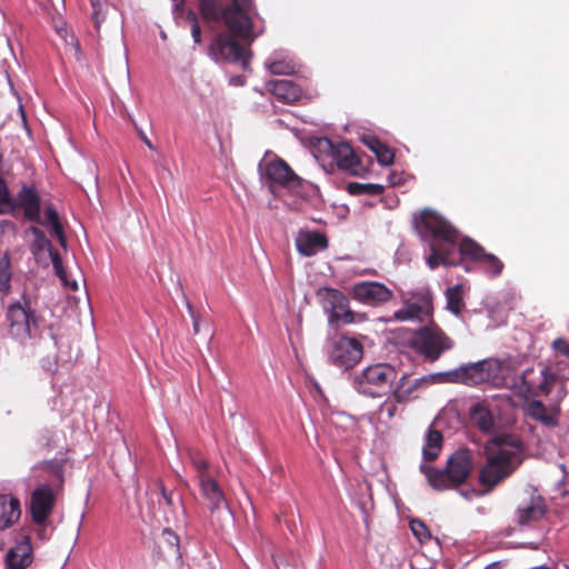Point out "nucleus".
<instances>
[{
    "mask_svg": "<svg viewBox=\"0 0 569 569\" xmlns=\"http://www.w3.org/2000/svg\"><path fill=\"white\" fill-rule=\"evenodd\" d=\"M199 11L204 20L223 21L236 37L252 40V16L256 14L252 0H231L227 7L221 0H199Z\"/></svg>",
    "mask_w": 569,
    "mask_h": 569,
    "instance_id": "f257e3e1",
    "label": "nucleus"
},
{
    "mask_svg": "<svg viewBox=\"0 0 569 569\" xmlns=\"http://www.w3.org/2000/svg\"><path fill=\"white\" fill-rule=\"evenodd\" d=\"M472 468V452L468 448H460L447 459L445 468L421 465L420 471L433 490L445 491L463 485L469 479Z\"/></svg>",
    "mask_w": 569,
    "mask_h": 569,
    "instance_id": "f03ea898",
    "label": "nucleus"
},
{
    "mask_svg": "<svg viewBox=\"0 0 569 569\" xmlns=\"http://www.w3.org/2000/svg\"><path fill=\"white\" fill-rule=\"evenodd\" d=\"M486 462L479 471V483L490 492L499 483L510 477L520 465L517 449L502 446L487 447Z\"/></svg>",
    "mask_w": 569,
    "mask_h": 569,
    "instance_id": "7ed1b4c3",
    "label": "nucleus"
},
{
    "mask_svg": "<svg viewBox=\"0 0 569 569\" xmlns=\"http://www.w3.org/2000/svg\"><path fill=\"white\" fill-rule=\"evenodd\" d=\"M398 372L387 362L370 365L353 377V387L362 396L381 398L392 392Z\"/></svg>",
    "mask_w": 569,
    "mask_h": 569,
    "instance_id": "20e7f679",
    "label": "nucleus"
},
{
    "mask_svg": "<svg viewBox=\"0 0 569 569\" xmlns=\"http://www.w3.org/2000/svg\"><path fill=\"white\" fill-rule=\"evenodd\" d=\"M6 319L10 336L19 342L26 343L38 336L40 318L31 307L30 299L26 296L9 305Z\"/></svg>",
    "mask_w": 569,
    "mask_h": 569,
    "instance_id": "39448f33",
    "label": "nucleus"
},
{
    "mask_svg": "<svg viewBox=\"0 0 569 569\" xmlns=\"http://www.w3.org/2000/svg\"><path fill=\"white\" fill-rule=\"evenodd\" d=\"M453 346V340L433 320L416 330L411 339V347L416 352L430 362L437 361Z\"/></svg>",
    "mask_w": 569,
    "mask_h": 569,
    "instance_id": "423d86ee",
    "label": "nucleus"
},
{
    "mask_svg": "<svg viewBox=\"0 0 569 569\" xmlns=\"http://www.w3.org/2000/svg\"><path fill=\"white\" fill-rule=\"evenodd\" d=\"M421 236L429 246L457 249L459 231L445 217L431 209L421 211Z\"/></svg>",
    "mask_w": 569,
    "mask_h": 569,
    "instance_id": "0eeeda50",
    "label": "nucleus"
},
{
    "mask_svg": "<svg viewBox=\"0 0 569 569\" xmlns=\"http://www.w3.org/2000/svg\"><path fill=\"white\" fill-rule=\"evenodd\" d=\"M432 301V295L429 290L417 291L395 312L393 317L399 321L418 320L423 322L429 319L431 321L433 313Z\"/></svg>",
    "mask_w": 569,
    "mask_h": 569,
    "instance_id": "6e6552de",
    "label": "nucleus"
},
{
    "mask_svg": "<svg viewBox=\"0 0 569 569\" xmlns=\"http://www.w3.org/2000/svg\"><path fill=\"white\" fill-rule=\"evenodd\" d=\"M57 487L48 483L38 486L31 493L29 511L32 522L37 526H46L56 506Z\"/></svg>",
    "mask_w": 569,
    "mask_h": 569,
    "instance_id": "1a4fd4ad",
    "label": "nucleus"
},
{
    "mask_svg": "<svg viewBox=\"0 0 569 569\" xmlns=\"http://www.w3.org/2000/svg\"><path fill=\"white\" fill-rule=\"evenodd\" d=\"M362 356L361 342L355 338L342 336L332 342L329 360L336 367L349 369L356 366Z\"/></svg>",
    "mask_w": 569,
    "mask_h": 569,
    "instance_id": "9d476101",
    "label": "nucleus"
},
{
    "mask_svg": "<svg viewBox=\"0 0 569 569\" xmlns=\"http://www.w3.org/2000/svg\"><path fill=\"white\" fill-rule=\"evenodd\" d=\"M262 177L272 186L286 189H297L301 186V178L281 158H274L260 164Z\"/></svg>",
    "mask_w": 569,
    "mask_h": 569,
    "instance_id": "9b49d317",
    "label": "nucleus"
},
{
    "mask_svg": "<svg viewBox=\"0 0 569 569\" xmlns=\"http://www.w3.org/2000/svg\"><path fill=\"white\" fill-rule=\"evenodd\" d=\"M27 233H30L33 236V240L30 243L31 253L36 258H38L42 252L48 251L49 256L51 258L56 274L61 279V281L66 286H70L73 290H77L78 289L77 282L73 281V282L69 283V281L67 279L66 270L62 264L61 257L58 251L52 249V244H51L50 240L47 238V236L44 234V232L36 226H30L27 229Z\"/></svg>",
    "mask_w": 569,
    "mask_h": 569,
    "instance_id": "f8f14e48",
    "label": "nucleus"
},
{
    "mask_svg": "<svg viewBox=\"0 0 569 569\" xmlns=\"http://www.w3.org/2000/svg\"><path fill=\"white\" fill-rule=\"evenodd\" d=\"M210 49L217 60L239 62L243 70H247L249 67L244 48L229 33H219Z\"/></svg>",
    "mask_w": 569,
    "mask_h": 569,
    "instance_id": "ddd939ff",
    "label": "nucleus"
},
{
    "mask_svg": "<svg viewBox=\"0 0 569 569\" xmlns=\"http://www.w3.org/2000/svg\"><path fill=\"white\" fill-rule=\"evenodd\" d=\"M353 299L369 306H378L390 301L393 292L386 284L377 281H361L352 286Z\"/></svg>",
    "mask_w": 569,
    "mask_h": 569,
    "instance_id": "4468645a",
    "label": "nucleus"
},
{
    "mask_svg": "<svg viewBox=\"0 0 569 569\" xmlns=\"http://www.w3.org/2000/svg\"><path fill=\"white\" fill-rule=\"evenodd\" d=\"M326 302L329 306V323L338 329V323L350 325L356 321V315L349 308L346 295L337 289H326Z\"/></svg>",
    "mask_w": 569,
    "mask_h": 569,
    "instance_id": "2eb2a0df",
    "label": "nucleus"
},
{
    "mask_svg": "<svg viewBox=\"0 0 569 569\" xmlns=\"http://www.w3.org/2000/svg\"><path fill=\"white\" fill-rule=\"evenodd\" d=\"M21 209L26 220L42 223L41 221V197L34 184L23 183L18 191L17 199H13V211Z\"/></svg>",
    "mask_w": 569,
    "mask_h": 569,
    "instance_id": "dca6fc26",
    "label": "nucleus"
},
{
    "mask_svg": "<svg viewBox=\"0 0 569 569\" xmlns=\"http://www.w3.org/2000/svg\"><path fill=\"white\" fill-rule=\"evenodd\" d=\"M533 375L535 370L531 368L526 369L521 375H515L512 377V385L510 386V389L519 396L536 395L538 390L545 393L549 392L550 387L545 376V371L540 372V379L538 382L532 379Z\"/></svg>",
    "mask_w": 569,
    "mask_h": 569,
    "instance_id": "f3484780",
    "label": "nucleus"
},
{
    "mask_svg": "<svg viewBox=\"0 0 569 569\" xmlns=\"http://www.w3.org/2000/svg\"><path fill=\"white\" fill-rule=\"evenodd\" d=\"M325 142L329 147L332 159L339 169L348 171L351 174L358 173L360 160L348 142H339L335 144L329 139H325Z\"/></svg>",
    "mask_w": 569,
    "mask_h": 569,
    "instance_id": "a211bd4d",
    "label": "nucleus"
},
{
    "mask_svg": "<svg viewBox=\"0 0 569 569\" xmlns=\"http://www.w3.org/2000/svg\"><path fill=\"white\" fill-rule=\"evenodd\" d=\"M32 561L33 548L28 536H24L21 541L10 548L6 556L8 569H27Z\"/></svg>",
    "mask_w": 569,
    "mask_h": 569,
    "instance_id": "6ab92c4d",
    "label": "nucleus"
},
{
    "mask_svg": "<svg viewBox=\"0 0 569 569\" xmlns=\"http://www.w3.org/2000/svg\"><path fill=\"white\" fill-rule=\"evenodd\" d=\"M428 382V377L412 378L411 375L405 373L393 387L391 398L396 402L407 403L413 398V393Z\"/></svg>",
    "mask_w": 569,
    "mask_h": 569,
    "instance_id": "aec40b11",
    "label": "nucleus"
},
{
    "mask_svg": "<svg viewBox=\"0 0 569 569\" xmlns=\"http://www.w3.org/2000/svg\"><path fill=\"white\" fill-rule=\"evenodd\" d=\"M547 511L545 500L540 496L531 497L529 501L517 508V522L519 526H527L539 521Z\"/></svg>",
    "mask_w": 569,
    "mask_h": 569,
    "instance_id": "412c9836",
    "label": "nucleus"
},
{
    "mask_svg": "<svg viewBox=\"0 0 569 569\" xmlns=\"http://www.w3.org/2000/svg\"><path fill=\"white\" fill-rule=\"evenodd\" d=\"M266 88L279 101L284 103H293L302 96L300 87L290 80H270L266 83Z\"/></svg>",
    "mask_w": 569,
    "mask_h": 569,
    "instance_id": "4be33fe9",
    "label": "nucleus"
},
{
    "mask_svg": "<svg viewBox=\"0 0 569 569\" xmlns=\"http://www.w3.org/2000/svg\"><path fill=\"white\" fill-rule=\"evenodd\" d=\"M21 517V503L17 497L0 495V530L12 527Z\"/></svg>",
    "mask_w": 569,
    "mask_h": 569,
    "instance_id": "5701e85b",
    "label": "nucleus"
},
{
    "mask_svg": "<svg viewBox=\"0 0 569 569\" xmlns=\"http://www.w3.org/2000/svg\"><path fill=\"white\" fill-rule=\"evenodd\" d=\"M327 247L328 239L325 234L320 232H300V234L297 238V249L301 254L306 257H311L316 254L319 250L326 249Z\"/></svg>",
    "mask_w": 569,
    "mask_h": 569,
    "instance_id": "b1692460",
    "label": "nucleus"
},
{
    "mask_svg": "<svg viewBox=\"0 0 569 569\" xmlns=\"http://www.w3.org/2000/svg\"><path fill=\"white\" fill-rule=\"evenodd\" d=\"M202 497L208 501L209 509L213 515L226 506L224 495L216 480L207 477L199 480Z\"/></svg>",
    "mask_w": 569,
    "mask_h": 569,
    "instance_id": "393cba45",
    "label": "nucleus"
},
{
    "mask_svg": "<svg viewBox=\"0 0 569 569\" xmlns=\"http://www.w3.org/2000/svg\"><path fill=\"white\" fill-rule=\"evenodd\" d=\"M361 141L369 150H371L375 153L377 161L380 164L390 166L393 163V150L389 148L387 144H385L382 141H380L379 138H377L373 134H363Z\"/></svg>",
    "mask_w": 569,
    "mask_h": 569,
    "instance_id": "a878e982",
    "label": "nucleus"
},
{
    "mask_svg": "<svg viewBox=\"0 0 569 569\" xmlns=\"http://www.w3.org/2000/svg\"><path fill=\"white\" fill-rule=\"evenodd\" d=\"M487 251L482 246H480L475 240L465 237L462 239L459 238L456 250V258L459 259V264L463 260H471L478 262L482 259Z\"/></svg>",
    "mask_w": 569,
    "mask_h": 569,
    "instance_id": "bb28decb",
    "label": "nucleus"
},
{
    "mask_svg": "<svg viewBox=\"0 0 569 569\" xmlns=\"http://www.w3.org/2000/svg\"><path fill=\"white\" fill-rule=\"evenodd\" d=\"M430 247V256L427 258V264L430 269H436L440 264L443 266H458L459 259L456 258V250L451 248L446 247H436V246H429Z\"/></svg>",
    "mask_w": 569,
    "mask_h": 569,
    "instance_id": "cd10ccee",
    "label": "nucleus"
},
{
    "mask_svg": "<svg viewBox=\"0 0 569 569\" xmlns=\"http://www.w3.org/2000/svg\"><path fill=\"white\" fill-rule=\"evenodd\" d=\"M442 433L439 430L429 427L426 435L425 446L422 448L423 459L426 461H435L439 457V453L442 449Z\"/></svg>",
    "mask_w": 569,
    "mask_h": 569,
    "instance_id": "c85d7f7f",
    "label": "nucleus"
},
{
    "mask_svg": "<svg viewBox=\"0 0 569 569\" xmlns=\"http://www.w3.org/2000/svg\"><path fill=\"white\" fill-rule=\"evenodd\" d=\"M470 419L483 432H492L495 420L491 411L481 403H477L470 409Z\"/></svg>",
    "mask_w": 569,
    "mask_h": 569,
    "instance_id": "c756f323",
    "label": "nucleus"
},
{
    "mask_svg": "<svg viewBox=\"0 0 569 569\" xmlns=\"http://www.w3.org/2000/svg\"><path fill=\"white\" fill-rule=\"evenodd\" d=\"M528 415L546 427L558 425L557 412L548 409L541 401L533 400L528 407Z\"/></svg>",
    "mask_w": 569,
    "mask_h": 569,
    "instance_id": "7c9ffc66",
    "label": "nucleus"
},
{
    "mask_svg": "<svg viewBox=\"0 0 569 569\" xmlns=\"http://www.w3.org/2000/svg\"><path fill=\"white\" fill-rule=\"evenodd\" d=\"M64 459H52L42 461L34 468H40L43 471L52 475V479L49 485L61 489L64 482Z\"/></svg>",
    "mask_w": 569,
    "mask_h": 569,
    "instance_id": "2f4dec72",
    "label": "nucleus"
},
{
    "mask_svg": "<svg viewBox=\"0 0 569 569\" xmlns=\"http://www.w3.org/2000/svg\"><path fill=\"white\" fill-rule=\"evenodd\" d=\"M479 366L480 365H473L469 368H461L460 370H455L451 372L436 373L432 376V380L441 382L468 381L472 373L480 372Z\"/></svg>",
    "mask_w": 569,
    "mask_h": 569,
    "instance_id": "473e14b6",
    "label": "nucleus"
},
{
    "mask_svg": "<svg viewBox=\"0 0 569 569\" xmlns=\"http://www.w3.org/2000/svg\"><path fill=\"white\" fill-rule=\"evenodd\" d=\"M445 296L447 300V309L453 315L458 316L465 307L463 286L456 284L448 288L445 292Z\"/></svg>",
    "mask_w": 569,
    "mask_h": 569,
    "instance_id": "72a5a7b5",
    "label": "nucleus"
},
{
    "mask_svg": "<svg viewBox=\"0 0 569 569\" xmlns=\"http://www.w3.org/2000/svg\"><path fill=\"white\" fill-rule=\"evenodd\" d=\"M12 279L11 259L8 252L0 257V296L10 292Z\"/></svg>",
    "mask_w": 569,
    "mask_h": 569,
    "instance_id": "f704fd0d",
    "label": "nucleus"
},
{
    "mask_svg": "<svg viewBox=\"0 0 569 569\" xmlns=\"http://www.w3.org/2000/svg\"><path fill=\"white\" fill-rule=\"evenodd\" d=\"M385 188L378 183H360L349 182L347 184V191L352 196L370 194L379 196L383 192Z\"/></svg>",
    "mask_w": 569,
    "mask_h": 569,
    "instance_id": "c9c22d12",
    "label": "nucleus"
},
{
    "mask_svg": "<svg viewBox=\"0 0 569 569\" xmlns=\"http://www.w3.org/2000/svg\"><path fill=\"white\" fill-rule=\"evenodd\" d=\"M479 263L492 277L499 276L503 270L502 261L492 253L486 252Z\"/></svg>",
    "mask_w": 569,
    "mask_h": 569,
    "instance_id": "e433bc0d",
    "label": "nucleus"
},
{
    "mask_svg": "<svg viewBox=\"0 0 569 569\" xmlns=\"http://www.w3.org/2000/svg\"><path fill=\"white\" fill-rule=\"evenodd\" d=\"M188 456H189L192 467L197 471V476H198L199 480H202V479L209 477L208 476L209 463L201 456V453L197 452V451L189 450Z\"/></svg>",
    "mask_w": 569,
    "mask_h": 569,
    "instance_id": "4c0bfd02",
    "label": "nucleus"
},
{
    "mask_svg": "<svg viewBox=\"0 0 569 569\" xmlns=\"http://www.w3.org/2000/svg\"><path fill=\"white\" fill-rule=\"evenodd\" d=\"M13 212V198L4 179L0 176V214Z\"/></svg>",
    "mask_w": 569,
    "mask_h": 569,
    "instance_id": "58836bf2",
    "label": "nucleus"
},
{
    "mask_svg": "<svg viewBox=\"0 0 569 569\" xmlns=\"http://www.w3.org/2000/svg\"><path fill=\"white\" fill-rule=\"evenodd\" d=\"M44 214L48 223L51 227V234L58 237L59 234L64 233L62 223L60 221L59 213L53 206H48L44 210Z\"/></svg>",
    "mask_w": 569,
    "mask_h": 569,
    "instance_id": "ea45409f",
    "label": "nucleus"
},
{
    "mask_svg": "<svg viewBox=\"0 0 569 569\" xmlns=\"http://www.w3.org/2000/svg\"><path fill=\"white\" fill-rule=\"evenodd\" d=\"M410 529L413 536L420 541L423 542L431 538L430 531L426 523L419 519H413L410 521Z\"/></svg>",
    "mask_w": 569,
    "mask_h": 569,
    "instance_id": "a19ab883",
    "label": "nucleus"
},
{
    "mask_svg": "<svg viewBox=\"0 0 569 569\" xmlns=\"http://www.w3.org/2000/svg\"><path fill=\"white\" fill-rule=\"evenodd\" d=\"M398 403L399 402H396V400L392 398L387 399L379 406V412L381 416L386 417V421H390L395 418L398 411Z\"/></svg>",
    "mask_w": 569,
    "mask_h": 569,
    "instance_id": "79ce46f5",
    "label": "nucleus"
},
{
    "mask_svg": "<svg viewBox=\"0 0 569 569\" xmlns=\"http://www.w3.org/2000/svg\"><path fill=\"white\" fill-rule=\"evenodd\" d=\"M162 539L167 543L169 552L179 555V537L171 529L162 531Z\"/></svg>",
    "mask_w": 569,
    "mask_h": 569,
    "instance_id": "37998d69",
    "label": "nucleus"
},
{
    "mask_svg": "<svg viewBox=\"0 0 569 569\" xmlns=\"http://www.w3.org/2000/svg\"><path fill=\"white\" fill-rule=\"evenodd\" d=\"M187 20L191 24V36L194 43L199 44L201 42V28L196 13L193 11H189L187 14Z\"/></svg>",
    "mask_w": 569,
    "mask_h": 569,
    "instance_id": "c03bdc74",
    "label": "nucleus"
},
{
    "mask_svg": "<svg viewBox=\"0 0 569 569\" xmlns=\"http://www.w3.org/2000/svg\"><path fill=\"white\" fill-rule=\"evenodd\" d=\"M269 70L272 74H291L293 66L284 61H273L269 64Z\"/></svg>",
    "mask_w": 569,
    "mask_h": 569,
    "instance_id": "a18cd8bd",
    "label": "nucleus"
},
{
    "mask_svg": "<svg viewBox=\"0 0 569 569\" xmlns=\"http://www.w3.org/2000/svg\"><path fill=\"white\" fill-rule=\"evenodd\" d=\"M552 347L556 351H558L569 358V342L566 339L557 338L552 342Z\"/></svg>",
    "mask_w": 569,
    "mask_h": 569,
    "instance_id": "49530a36",
    "label": "nucleus"
},
{
    "mask_svg": "<svg viewBox=\"0 0 569 569\" xmlns=\"http://www.w3.org/2000/svg\"><path fill=\"white\" fill-rule=\"evenodd\" d=\"M187 308H188V311L192 318V322H193V333L194 335H199L200 333V319H199V316L196 313L192 305L190 302H187Z\"/></svg>",
    "mask_w": 569,
    "mask_h": 569,
    "instance_id": "de8ad7c7",
    "label": "nucleus"
},
{
    "mask_svg": "<svg viewBox=\"0 0 569 569\" xmlns=\"http://www.w3.org/2000/svg\"><path fill=\"white\" fill-rule=\"evenodd\" d=\"M157 486L161 492V496L166 502L167 506L171 507L173 505V501H172V492L171 491H168L163 485L162 481H157Z\"/></svg>",
    "mask_w": 569,
    "mask_h": 569,
    "instance_id": "09e8293b",
    "label": "nucleus"
},
{
    "mask_svg": "<svg viewBox=\"0 0 569 569\" xmlns=\"http://www.w3.org/2000/svg\"><path fill=\"white\" fill-rule=\"evenodd\" d=\"M94 10H93V13H92V18L94 20V23H96V27L99 28L101 21H102V18L100 17V11L96 8V2L94 1H91Z\"/></svg>",
    "mask_w": 569,
    "mask_h": 569,
    "instance_id": "8fccbe9b",
    "label": "nucleus"
},
{
    "mask_svg": "<svg viewBox=\"0 0 569 569\" xmlns=\"http://www.w3.org/2000/svg\"><path fill=\"white\" fill-rule=\"evenodd\" d=\"M138 133H139V137L140 139L143 141V143L150 149V150H153L154 147L151 142V140L144 134V132L142 130H138Z\"/></svg>",
    "mask_w": 569,
    "mask_h": 569,
    "instance_id": "3c124183",
    "label": "nucleus"
},
{
    "mask_svg": "<svg viewBox=\"0 0 569 569\" xmlns=\"http://www.w3.org/2000/svg\"><path fill=\"white\" fill-rule=\"evenodd\" d=\"M58 241H59V244L62 247V248H67V238H66V234L62 233V234H59L57 237Z\"/></svg>",
    "mask_w": 569,
    "mask_h": 569,
    "instance_id": "603ef678",
    "label": "nucleus"
},
{
    "mask_svg": "<svg viewBox=\"0 0 569 569\" xmlns=\"http://www.w3.org/2000/svg\"><path fill=\"white\" fill-rule=\"evenodd\" d=\"M19 112H20L23 126L27 127V118H26V113L23 110V106L21 103H19Z\"/></svg>",
    "mask_w": 569,
    "mask_h": 569,
    "instance_id": "864d4df0",
    "label": "nucleus"
},
{
    "mask_svg": "<svg viewBox=\"0 0 569 569\" xmlns=\"http://www.w3.org/2000/svg\"><path fill=\"white\" fill-rule=\"evenodd\" d=\"M184 0H179V3H177V7H183Z\"/></svg>",
    "mask_w": 569,
    "mask_h": 569,
    "instance_id": "5fc2aeb1",
    "label": "nucleus"
},
{
    "mask_svg": "<svg viewBox=\"0 0 569 569\" xmlns=\"http://www.w3.org/2000/svg\"><path fill=\"white\" fill-rule=\"evenodd\" d=\"M485 569H497V567L495 565H489Z\"/></svg>",
    "mask_w": 569,
    "mask_h": 569,
    "instance_id": "6e6d98bb",
    "label": "nucleus"
},
{
    "mask_svg": "<svg viewBox=\"0 0 569 569\" xmlns=\"http://www.w3.org/2000/svg\"><path fill=\"white\" fill-rule=\"evenodd\" d=\"M56 366H57V361H54L53 363H50V366L48 367V369H52V367H54V368H56Z\"/></svg>",
    "mask_w": 569,
    "mask_h": 569,
    "instance_id": "4d7b16f0",
    "label": "nucleus"
},
{
    "mask_svg": "<svg viewBox=\"0 0 569 569\" xmlns=\"http://www.w3.org/2000/svg\"><path fill=\"white\" fill-rule=\"evenodd\" d=\"M506 385H508V387L510 388V386L512 385V381L510 382V385H509V381H506Z\"/></svg>",
    "mask_w": 569,
    "mask_h": 569,
    "instance_id": "13d9d810",
    "label": "nucleus"
}]
</instances>
